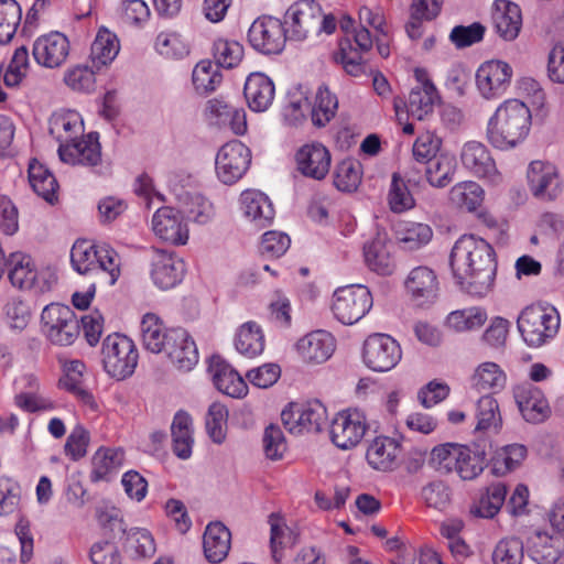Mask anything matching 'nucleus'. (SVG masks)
Wrapping results in <instances>:
<instances>
[{"mask_svg": "<svg viewBox=\"0 0 564 564\" xmlns=\"http://www.w3.org/2000/svg\"><path fill=\"white\" fill-rule=\"evenodd\" d=\"M449 265L459 288L477 296L492 286L497 263L489 242L475 235H463L453 246Z\"/></svg>", "mask_w": 564, "mask_h": 564, "instance_id": "nucleus-1", "label": "nucleus"}, {"mask_svg": "<svg viewBox=\"0 0 564 564\" xmlns=\"http://www.w3.org/2000/svg\"><path fill=\"white\" fill-rule=\"evenodd\" d=\"M531 111L519 99L501 102L487 123V139L499 150H510L520 144L529 134Z\"/></svg>", "mask_w": 564, "mask_h": 564, "instance_id": "nucleus-2", "label": "nucleus"}, {"mask_svg": "<svg viewBox=\"0 0 564 564\" xmlns=\"http://www.w3.org/2000/svg\"><path fill=\"white\" fill-rule=\"evenodd\" d=\"M70 262L75 271L94 275L98 284L113 285L120 276V257L107 243L77 240L70 250Z\"/></svg>", "mask_w": 564, "mask_h": 564, "instance_id": "nucleus-3", "label": "nucleus"}, {"mask_svg": "<svg viewBox=\"0 0 564 564\" xmlns=\"http://www.w3.org/2000/svg\"><path fill=\"white\" fill-rule=\"evenodd\" d=\"M560 323L557 310L542 304L527 306L517 319L519 333L531 347H540L553 338L558 332Z\"/></svg>", "mask_w": 564, "mask_h": 564, "instance_id": "nucleus-4", "label": "nucleus"}, {"mask_svg": "<svg viewBox=\"0 0 564 564\" xmlns=\"http://www.w3.org/2000/svg\"><path fill=\"white\" fill-rule=\"evenodd\" d=\"M14 288L20 290L34 289L44 293L52 289L56 282V275L50 271L39 272L31 256L15 251L4 256V271Z\"/></svg>", "mask_w": 564, "mask_h": 564, "instance_id": "nucleus-5", "label": "nucleus"}, {"mask_svg": "<svg viewBox=\"0 0 564 564\" xmlns=\"http://www.w3.org/2000/svg\"><path fill=\"white\" fill-rule=\"evenodd\" d=\"M101 355L105 371L117 380L132 376L139 359L134 343L117 333L105 338Z\"/></svg>", "mask_w": 564, "mask_h": 564, "instance_id": "nucleus-6", "label": "nucleus"}, {"mask_svg": "<svg viewBox=\"0 0 564 564\" xmlns=\"http://www.w3.org/2000/svg\"><path fill=\"white\" fill-rule=\"evenodd\" d=\"M372 304V295L367 286L350 284L335 290L330 310L338 322L352 325L370 311Z\"/></svg>", "mask_w": 564, "mask_h": 564, "instance_id": "nucleus-7", "label": "nucleus"}, {"mask_svg": "<svg viewBox=\"0 0 564 564\" xmlns=\"http://www.w3.org/2000/svg\"><path fill=\"white\" fill-rule=\"evenodd\" d=\"M41 322L43 334L53 345L69 346L79 336V321L67 305H46L42 311Z\"/></svg>", "mask_w": 564, "mask_h": 564, "instance_id": "nucleus-8", "label": "nucleus"}, {"mask_svg": "<svg viewBox=\"0 0 564 564\" xmlns=\"http://www.w3.org/2000/svg\"><path fill=\"white\" fill-rule=\"evenodd\" d=\"M281 420L291 434L318 433L327 421V410L318 400L291 403L282 411Z\"/></svg>", "mask_w": 564, "mask_h": 564, "instance_id": "nucleus-9", "label": "nucleus"}, {"mask_svg": "<svg viewBox=\"0 0 564 564\" xmlns=\"http://www.w3.org/2000/svg\"><path fill=\"white\" fill-rule=\"evenodd\" d=\"M527 183L532 196L543 203L558 200L564 194V181L550 162L532 161L527 170Z\"/></svg>", "mask_w": 564, "mask_h": 564, "instance_id": "nucleus-10", "label": "nucleus"}, {"mask_svg": "<svg viewBox=\"0 0 564 564\" xmlns=\"http://www.w3.org/2000/svg\"><path fill=\"white\" fill-rule=\"evenodd\" d=\"M251 151L239 140L225 143L217 152L215 169L218 180L227 185L238 182L248 171Z\"/></svg>", "mask_w": 564, "mask_h": 564, "instance_id": "nucleus-11", "label": "nucleus"}, {"mask_svg": "<svg viewBox=\"0 0 564 564\" xmlns=\"http://www.w3.org/2000/svg\"><path fill=\"white\" fill-rule=\"evenodd\" d=\"M462 166L473 176L486 180L491 185H499L502 175L498 171L490 150L479 141L465 142L459 151Z\"/></svg>", "mask_w": 564, "mask_h": 564, "instance_id": "nucleus-12", "label": "nucleus"}, {"mask_svg": "<svg viewBox=\"0 0 564 564\" xmlns=\"http://www.w3.org/2000/svg\"><path fill=\"white\" fill-rule=\"evenodd\" d=\"M322 19V8L314 0H300L293 3L284 14L283 25L289 40L303 41L317 31Z\"/></svg>", "mask_w": 564, "mask_h": 564, "instance_id": "nucleus-13", "label": "nucleus"}, {"mask_svg": "<svg viewBox=\"0 0 564 564\" xmlns=\"http://www.w3.org/2000/svg\"><path fill=\"white\" fill-rule=\"evenodd\" d=\"M401 357L399 343L389 335L372 334L364 343V362L373 371L386 372L393 369Z\"/></svg>", "mask_w": 564, "mask_h": 564, "instance_id": "nucleus-14", "label": "nucleus"}, {"mask_svg": "<svg viewBox=\"0 0 564 564\" xmlns=\"http://www.w3.org/2000/svg\"><path fill=\"white\" fill-rule=\"evenodd\" d=\"M288 39L283 23L273 17L258 18L248 31L250 45L262 54L281 53Z\"/></svg>", "mask_w": 564, "mask_h": 564, "instance_id": "nucleus-15", "label": "nucleus"}, {"mask_svg": "<svg viewBox=\"0 0 564 564\" xmlns=\"http://www.w3.org/2000/svg\"><path fill=\"white\" fill-rule=\"evenodd\" d=\"M367 420L358 410H346L336 414L330 423V440L340 449L357 446L367 431Z\"/></svg>", "mask_w": 564, "mask_h": 564, "instance_id": "nucleus-16", "label": "nucleus"}, {"mask_svg": "<svg viewBox=\"0 0 564 564\" xmlns=\"http://www.w3.org/2000/svg\"><path fill=\"white\" fill-rule=\"evenodd\" d=\"M512 78V67L499 59L482 63L476 72L477 90L485 99H495L503 95Z\"/></svg>", "mask_w": 564, "mask_h": 564, "instance_id": "nucleus-17", "label": "nucleus"}, {"mask_svg": "<svg viewBox=\"0 0 564 564\" xmlns=\"http://www.w3.org/2000/svg\"><path fill=\"white\" fill-rule=\"evenodd\" d=\"M185 273V263L173 251L154 249L151 257V279L161 290L176 286Z\"/></svg>", "mask_w": 564, "mask_h": 564, "instance_id": "nucleus-18", "label": "nucleus"}, {"mask_svg": "<svg viewBox=\"0 0 564 564\" xmlns=\"http://www.w3.org/2000/svg\"><path fill=\"white\" fill-rule=\"evenodd\" d=\"M170 361L180 370L189 371L198 362V350L192 336L183 328H171L164 347Z\"/></svg>", "mask_w": 564, "mask_h": 564, "instance_id": "nucleus-19", "label": "nucleus"}, {"mask_svg": "<svg viewBox=\"0 0 564 564\" xmlns=\"http://www.w3.org/2000/svg\"><path fill=\"white\" fill-rule=\"evenodd\" d=\"M69 54L68 39L59 32H51L37 37L33 44V57L46 68L63 65Z\"/></svg>", "mask_w": 564, "mask_h": 564, "instance_id": "nucleus-20", "label": "nucleus"}, {"mask_svg": "<svg viewBox=\"0 0 564 564\" xmlns=\"http://www.w3.org/2000/svg\"><path fill=\"white\" fill-rule=\"evenodd\" d=\"M393 243L384 229L379 230L376 237L364 246L366 265L380 275H390L395 270V260L392 254Z\"/></svg>", "mask_w": 564, "mask_h": 564, "instance_id": "nucleus-21", "label": "nucleus"}, {"mask_svg": "<svg viewBox=\"0 0 564 564\" xmlns=\"http://www.w3.org/2000/svg\"><path fill=\"white\" fill-rule=\"evenodd\" d=\"M299 171L311 178L323 180L329 172L330 153L319 142L304 144L295 155Z\"/></svg>", "mask_w": 564, "mask_h": 564, "instance_id": "nucleus-22", "label": "nucleus"}, {"mask_svg": "<svg viewBox=\"0 0 564 564\" xmlns=\"http://www.w3.org/2000/svg\"><path fill=\"white\" fill-rule=\"evenodd\" d=\"M61 161L67 164L95 166L101 160L100 144L97 133H89L84 139H76L68 144L58 147Z\"/></svg>", "mask_w": 564, "mask_h": 564, "instance_id": "nucleus-23", "label": "nucleus"}, {"mask_svg": "<svg viewBox=\"0 0 564 564\" xmlns=\"http://www.w3.org/2000/svg\"><path fill=\"white\" fill-rule=\"evenodd\" d=\"M514 399L523 419L530 423H541L550 415L549 402L543 392L524 383L514 389Z\"/></svg>", "mask_w": 564, "mask_h": 564, "instance_id": "nucleus-24", "label": "nucleus"}, {"mask_svg": "<svg viewBox=\"0 0 564 564\" xmlns=\"http://www.w3.org/2000/svg\"><path fill=\"white\" fill-rule=\"evenodd\" d=\"M215 387L231 398H243L248 393L245 379L221 357L213 356L208 368Z\"/></svg>", "mask_w": 564, "mask_h": 564, "instance_id": "nucleus-25", "label": "nucleus"}, {"mask_svg": "<svg viewBox=\"0 0 564 564\" xmlns=\"http://www.w3.org/2000/svg\"><path fill=\"white\" fill-rule=\"evenodd\" d=\"M405 289L417 305L433 303L438 295V281L435 272L429 267H416L410 271Z\"/></svg>", "mask_w": 564, "mask_h": 564, "instance_id": "nucleus-26", "label": "nucleus"}, {"mask_svg": "<svg viewBox=\"0 0 564 564\" xmlns=\"http://www.w3.org/2000/svg\"><path fill=\"white\" fill-rule=\"evenodd\" d=\"M492 23L497 34L505 41H513L522 28L521 9L509 0H496L492 4Z\"/></svg>", "mask_w": 564, "mask_h": 564, "instance_id": "nucleus-27", "label": "nucleus"}, {"mask_svg": "<svg viewBox=\"0 0 564 564\" xmlns=\"http://www.w3.org/2000/svg\"><path fill=\"white\" fill-rule=\"evenodd\" d=\"M527 546L529 556L538 564H563L560 562L563 539L558 534L536 530L529 535Z\"/></svg>", "mask_w": 564, "mask_h": 564, "instance_id": "nucleus-28", "label": "nucleus"}, {"mask_svg": "<svg viewBox=\"0 0 564 564\" xmlns=\"http://www.w3.org/2000/svg\"><path fill=\"white\" fill-rule=\"evenodd\" d=\"M415 74L420 84L410 91L406 112L414 119L424 120L433 112L438 95L435 86L423 78L422 72L416 70Z\"/></svg>", "mask_w": 564, "mask_h": 564, "instance_id": "nucleus-29", "label": "nucleus"}, {"mask_svg": "<svg viewBox=\"0 0 564 564\" xmlns=\"http://www.w3.org/2000/svg\"><path fill=\"white\" fill-rule=\"evenodd\" d=\"M243 94L252 111L263 112L274 100L275 87L271 78L263 73H251L245 83Z\"/></svg>", "mask_w": 564, "mask_h": 564, "instance_id": "nucleus-30", "label": "nucleus"}, {"mask_svg": "<svg viewBox=\"0 0 564 564\" xmlns=\"http://www.w3.org/2000/svg\"><path fill=\"white\" fill-rule=\"evenodd\" d=\"M152 230L162 241L182 246L188 240V227L183 214H153Z\"/></svg>", "mask_w": 564, "mask_h": 564, "instance_id": "nucleus-31", "label": "nucleus"}, {"mask_svg": "<svg viewBox=\"0 0 564 564\" xmlns=\"http://www.w3.org/2000/svg\"><path fill=\"white\" fill-rule=\"evenodd\" d=\"M334 349L335 340L325 330L310 333L296 343L297 352L307 362H324L333 355Z\"/></svg>", "mask_w": 564, "mask_h": 564, "instance_id": "nucleus-32", "label": "nucleus"}, {"mask_svg": "<svg viewBox=\"0 0 564 564\" xmlns=\"http://www.w3.org/2000/svg\"><path fill=\"white\" fill-rule=\"evenodd\" d=\"M399 443L388 436H378L370 442L366 453L369 466L379 471H390L397 466Z\"/></svg>", "mask_w": 564, "mask_h": 564, "instance_id": "nucleus-33", "label": "nucleus"}, {"mask_svg": "<svg viewBox=\"0 0 564 564\" xmlns=\"http://www.w3.org/2000/svg\"><path fill=\"white\" fill-rule=\"evenodd\" d=\"M231 533L221 522L209 523L204 532L203 549L209 563L223 562L230 550Z\"/></svg>", "mask_w": 564, "mask_h": 564, "instance_id": "nucleus-34", "label": "nucleus"}, {"mask_svg": "<svg viewBox=\"0 0 564 564\" xmlns=\"http://www.w3.org/2000/svg\"><path fill=\"white\" fill-rule=\"evenodd\" d=\"M83 132L82 116L75 110L55 112L50 119V133L59 145L75 141Z\"/></svg>", "mask_w": 564, "mask_h": 564, "instance_id": "nucleus-35", "label": "nucleus"}, {"mask_svg": "<svg viewBox=\"0 0 564 564\" xmlns=\"http://www.w3.org/2000/svg\"><path fill=\"white\" fill-rule=\"evenodd\" d=\"M123 462V452L100 447L91 458L89 478L93 482L110 481L118 474Z\"/></svg>", "mask_w": 564, "mask_h": 564, "instance_id": "nucleus-36", "label": "nucleus"}, {"mask_svg": "<svg viewBox=\"0 0 564 564\" xmlns=\"http://www.w3.org/2000/svg\"><path fill=\"white\" fill-rule=\"evenodd\" d=\"M456 171V158L449 153H441L426 162L425 176L431 186L444 188L453 182Z\"/></svg>", "mask_w": 564, "mask_h": 564, "instance_id": "nucleus-37", "label": "nucleus"}, {"mask_svg": "<svg viewBox=\"0 0 564 564\" xmlns=\"http://www.w3.org/2000/svg\"><path fill=\"white\" fill-rule=\"evenodd\" d=\"M393 229L403 248L411 251L427 245L433 237L432 228L423 223L399 221Z\"/></svg>", "mask_w": 564, "mask_h": 564, "instance_id": "nucleus-38", "label": "nucleus"}, {"mask_svg": "<svg viewBox=\"0 0 564 564\" xmlns=\"http://www.w3.org/2000/svg\"><path fill=\"white\" fill-rule=\"evenodd\" d=\"M173 452L181 459H187L192 455L194 438L192 435V419L183 411H178L171 426Z\"/></svg>", "mask_w": 564, "mask_h": 564, "instance_id": "nucleus-39", "label": "nucleus"}, {"mask_svg": "<svg viewBox=\"0 0 564 564\" xmlns=\"http://www.w3.org/2000/svg\"><path fill=\"white\" fill-rule=\"evenodd\" d=\"M85 364L80 360H70L64 365L65 376L61 380L62 387L73 393L80 402L90 409H96L97 404L93 394L83 387L82 379L85 370Z\"/></svg>", "mask_w": 564, "mask_h": 564, "instance_id": "nucleus-40", "label": "nucleus"}, {"mask_svg": "<svg viewBox=\"0 0 564 564\" xmlns=\"http://www.w3.org/2000/svg\"><path fill=\"white\" fill-rule=\"evenodd\" d=\"M120 51L117 35L106 28H100L90 48V58L99 68L110 64Z\"/></svg>", "mask_w": 564, "mask_h": 564, "instance_id": "nucleus-41", "label": "nucleus"}, {"mask_svg": "<svg viewBox=\"0 0 564 564\" xmlns=\"http://www.w3.org/2000/svg\"><path fill=\"white\" fill-rule=\"evenodd\" d=\"M507 376L500 366L492 361H485L475 369L471 376V386L478 391L497 392L505 388Z\"/></svg>", "mask_w": 564, "mask_h": 564, "instance_id": "nucleus-42", "label": "nucleus"}, {"mask_svg": "<svg viewBox=\"0 0 564 564\" xmlns=\"http://www.w3.org/2000/svg\"><path fill=\"white\" fill-rule=\"evenodd\" d=\"M485 198L484 188L474 181H464L455 184L449 191V200L458 208L476 212Z\"/></svg>", "mask_w": 564, "mask_h": 564, "instance_id": "nucleus-43", "label": "nucleus"}, {"mask_svg": "<svg viewBox=\"0 0 564 564\" xmlns=\"http://www.w3.org/2000/svg\"><path fill=\"white\" fill-rule=\"evenodd\" d=\"M507 496V487L502 482L490 485L477 502L470 507V513L478 518H494L502 507Z\"/></svg>", "mask_w": 564, "mask_h": 564, "instance_id": "nucleus-44", "label": "nucleus"}, {"mask_svg": "<svg viewBox=\"0 0 564 564\" xmlns=\"http://www.w3.org/2000/svg\"><path fill=\"white\" fill-rule=\"evenodd\" d=\"M236 349L248 358H254L264 350V336L260 326L248 322L240 326L235 341Z\"/></svg>", "mask_w": 564, "mask_h": 564, "instance_id": "nucleus-45", "label": "nucleus"}, {"mask_svg": "<svg viewBox=\"0 0 564 564\" xmlns=\"http://www.w3.org/2000/svg\"><path fill=\"white\" fill-rule=\"evenodd\" d=\"M29 182L33 191L46 202L52 204L56 199L57 181L48 169L36 160L29 165Z\"/></svg>", "mask_w": 564, "mask_h": 564, "instance_id": "nucleus-46", "label": "nucleus"}, {"mask_svg": "<svg viewBox=\"0 0 564 564\" xmlns=\"http://www.w3.org/2000/svg\"><path fill=\"white\" fill-rule=\"evenodd\" d=\"M141 338L147 350L160 354L166 341L169 329L160 317L153 313H147L141 321Z\"/></svg>", "mask_w": 564, "mask_h": 564, "instance_id": "nucleus-47", "label": "nucleus"}, {"mask_svg": "<svg viewBox=\"0 0 564 564\" xmlns=\"http://www.w3.org/2000/svg\"><path fill=\"white\" fill-rule=\"evenodd\" d=\"M338 108L337 97L327 87L321 86L311 102V119L315 127H325L336 115Z\"/></svg>", "mask_w": 564, "mask_h": 564, "instance_id": "nucleus-48", "label": "nucleus"}, {"mask_svg": "<svg viewBox=\"0 0 564 564\" xmlns=\"http://www.w3.org/2000/svg\"><path fill=\"white\" fill-rule=\"evenodd\" d=\"M486 321V311L473 306L451 312L446 317V326L456 333H463L480 328Z\"/></svg>", "mask_w": 564, "mask_h": 564, "instance_id": "nucleus-49", "label": "nucleus"}, {"mask_svg": "<svg viewBox=\"0 0 564 564\" xmlns=\"http://www.w3.org/2000/svg\"><path fill=\"white\" fill-rule=\"evenodd\" d=\"M475 417L477 432H497L502 422L497 400L490 394L481 397L476 405Z\"/></svg>", "mask_w": 564, "mask_h": 564, "instance_id": "nucleus-50", "label": "nucleus"}, {"mask_svg": "<svg viewBox=\"0 0 564 564\" xmlns=\"http://www.w3.org/2000/svg\"><path fill=\"white\" fill-rule=\"evenodd\" d=\"M365 52L366 51L354 47L349 39H344L339 43V53L336 58L340 62L348 75L361 77L367 75L368 72L371 73L370 67L362 57V53Z\"/></svg>", "mask_w": 564, "mask_h": 564, "instance_id": "nucleus-51", "label": "nucleus"}, {"mask_svg": "<svg viewBox=\"0 0 564 564\" xmlns=\"http://www.w3.org/2000/svg\"><path fill=\"white\" fill-rule=\"evenodd\" d=\"M193 85L198 94L213 93L221 83L219 67L209 59L200 61L193 69Z\"/></svg>", "mask_w": 564, "mask_h": 564, "instance_id": "nucleus-52", "label": "nucleus"}, {"mask_svg": "<svg viewBox=\"0 0 564 564\" xmlns=\"http://www.w3.org/2000/svg\"><path fill=\"white\" fill-rule=\"evenodd\" d=\"M133 191L144 209L153 212L166 209L164 195L155 189L153 180L148 174L137 177Z\"/></svg>", "mask_w": 564, "mask_h": 564, "instance_id": "nucleus-53", "label": "nucleus"}, {"mask_svg": "<svg viewBox=\"0 0 564 564\" xmlns=\"http://www.w3.org/2000/svg\"><path fill=\"white\" fill-rule=\"evenodd\" d=\"M494 564H522L524 560L523 542L516 536L503 538L492 550Z\"/></svg>", "mask_w": 564, "mask_h": 564, "instance_id": "nucleus-54", "label": "nucleus"}, {"mask_svg": "<svg viewBox=\"0 0 564 564\" xmlns=\"http://www.w3.org/2000/svg\"><path fill=\"white\" fill-rule=\"evenodd\" d=\"M21 17L22 10L15 0H0V44L13 39Z\"/></svg>", "mask_w": 564, "mask_h": 564, "instance_id": "nucleus-55", "label": "nucleus"}, {"mask_svg": "<svg viewBox=\"0 0 564 564\" xmlns=\"http://www.w3.org/2000/svg\"><path fill=\"white\" fill-rule=\"evenodd\" d=\"M213 56L218 67L234 68L243 57V46L237 41L218 39L213 44Z\"/></svg>", "mask_w": 564, "mask_h": 564, "instance_id": "nucleus-56", "label": "nucleus"}, {"mask_svg": "<svg viewBox=\"0 0 564 564\" xmlns=\"http://www.w3.org/2000/svg\"><path fill=\"white\" fill-rule=\"evenodd\" d=\"M361 182L360 163L347 159L337 164L334 173V185L341 192H354Z\"/></svg>", "mask_w": 564, "mask_h": 564, "instance_id": "nucleus-57", "label": "nucleus"}, {"mask_svg": "<svg viewBox=\"0 0 564 564\" xmlns=\"http://www.w3.org/2000/svg\"><path fill=\"white\" fill-rule=\"evenodd\" d=\"M227 421H228V410L227 408L219 403L214 402L209 405L206 417L205 425L208 436L216 444H221L226 438V430H227Z\"/></svg>", "mask_w": 564, "mask_h": 564, "instance_id": "nucleus-58", "label": "nucleus"}, {"mask_svg": "<svg viewBox=\"0 0 564 564\" xmlns=\"http://www.w3.org/2000/svg\"><path fill=\"white\" fill-rule=\"evenodd\" d=\"M311 113V100L306 91L302 88L289 95V102L283 109L285 121L290 126H299L306 120L307 113Z\"/></svg>", "mask_w": 564, "mask_h": 564, "instance_id": "nucleus-59", "label": "nucleus"}, {"mask_svg": "<svg viewBox=\"0 0 564 564\" xmlns=\"http://www.w3.org/2000/svg\"><path fill=\"white\" fill-rule=\"evenodd\" d=\"M462 448V445L451 443L435 446L431 452L429 463L438 473L448 474L454 470L457 460H459Z\"/></svg>", "mask_w": 564, "mask_h": 564, "instance_id": "nucleus-60", "label": "nucleus"}, {"mask_svg": "<svg viewBox=\"0 0 564 564\" xmlns=\"http://www.w3.org/2000/svg\"><path fill=\"white\" fill-rule=\"evenodd\" d=\"M387 199L391 212H408L415 207L412 194L398 173L392 174Z\"/></svg>", "mask_w": 564, "mask_h": 564, "instance_id": "nucleus-61", "label": "nucleus"}, {"mask_svg": "<svg viewBox=\"0 0 564 564\" xmlns=\"http://www.w3.org/2000/svg\"><path fill=\"white\" fill-rule=\"evenodd\" d=\"M269 523L271 529V549L274 558L278 561L279 550L293 546L296 543L297 535L289 529L283 522V519L275 513L269 516Z\"/></svg>", "mask_w": 564, "mask_h": 564, "instance_id": "nucleus-62", "label": "nucleus"}, {"mask_svg": "<svg viewBox=\"0 0 564 564\" xmlns=\"http://www.w3.org/2000/svg\"><path fill=\"white\" fill-rule=\"evenodd\" d=\"M460 453L454 470L462 479L471 480L484 470L485 452H471L468 447L463 446Z\"/></svg>", "mask_w": 564, "mask_h": 564, "instance_id": "nucleus-63", "label": "nucleus"}, {"mask_svg": "<svg viewBox=\"0 0 564 564\" xmlns=\"http://www.w3.org/2000/svg\"><path fill=\"white\" fill-rule=\"evenodd\" d=\"M477 225L488 239L497 243H503L507 240L509 225L501 215L477 214Z\"/></svg>", "mask_w": 564, "mask_h": 564, "instance_id": "nucleus-64", "label": "nucleus"}]
</instances>
